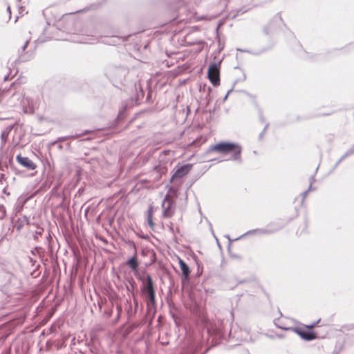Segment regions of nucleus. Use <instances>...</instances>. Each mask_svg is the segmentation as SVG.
<instances>
[{"label": "nucleus", "mask_w": 354, "mask_h": 354, "mask_svg": "<svg viewBox=\"0 0 354 354\" xmlns=\"http://www.w3.org/2000/svg\"><path fill=\"white\" fill-rule=\"evenodd\" d=\"M215 151L221 154L231 153L230 160L236 161L238 163L243 162L241 158L242 147L236 142L230 141H221L212 145L207 151V153Z\"/></svg>", "instance_id": "obj_1"}, {"label": "nucleus", "mask_w": 354, "mask_h": 354, "mask_svg": "<svg viewBox=\"0 0 354 354\" xmlns=\"http://www.w3.org/2000/svg\"><path fill=\"white\" fill-rule=\"evenodd\" d=\"M129 73V69L124 66H109L105 70V75L111 81L122 84Z\"/></svg>", "instance_id": "obj_2"}, {"label": "nucleus", "mask_w": 354, "mask_h": 354, "mask_svg": "<svg viewBox=\"0 0 354 354\" xmlns=\"http://www.w3.org/2000/svg\"><path fill=\"white\" fill-rule=\"evenodd\" d=\"M203 343L196 338H189L186 341L179 354H205L209 348L201 351Z\"/></svg>", "instance_id": "obj_3"}, {"label": "nucleus", "mask_w": 354, "mask_h": 354, "mask_svg": "<svg viewBox=\"0 0 354 354\" xmlns=\"http://www.w3.org/2000/svg\"><path fill=\"white\" fill-rule=\"evenodd\" d=\"M277 327L285 330H290L295 333L304 341L310 342L318 338V335L316 332L306 328L305 326L304 327H282L277 326Z\"/></svg>", "instance_id": "obj_4"}, {"label": "nucleus", "mask_w": 354, "mask_h": 354, "mask_svg": "<svg viewBox=\"0 0 354 354\" xmlns=\"http://www.w3.org/2000/svg\"><path fill=\"white\" fill-rule=\"evenodd\" d=\"M129 245L132 247L134 249V252L133 256H131L130 258L128 259V260L126 262V264L131 269V270L133 272L134 275L136 277L141 281H143L142 277L140 275L139 272V261L138 260L137 257V248L136 244L133 241H129Z\"/></svg>", "instance_id": "obj_5"}, {"label": "nucleus", "mask_w": 354, "mask_h": 354, "mask_svg": "<svg viewBox=\"0 0 354 354\" xmlns=\"http://www.w3.org/2000/svg\"><path fill=\"white\" fill-rule=\"evenodd\" d=\"M193 165L191 163H185L183 165L178 163L174 169L173 174L171 177L170 181L173 182L177 179L183 178L190 171Z\"/></svg>", "instance_id": "obj_6"}, {"label": "nucleus", "mask_w": 354, "mask_h": 354, "mask_svg": "<svg viewBox=\"0 0 354 354\" xmlns=\"http://www.w3.org/2000/svg\"><path fill=\"white\" fill-rule=\"evenodd\" d=\"M283 19L279 13H277L270 21V23L263 27V32L266 35L273 34V32L282 24Z\"/></svg>", "instance_id": "obj_7"}, {"label": "nucleus", "mask_w": 354, "mask_h": 354, "mask_svg": "<svg viewBox=\"0 0 354 354\" xmlns=\"http://www.w3.org/2000/svg\"><path fill=\"white\" fill-rule=\"evenodd\" d=\"M142 292L145 297L156 295L155 285L150 274H146V283L143 284Z\"/></svg>", "instance_id": "obj_8"}, {"label": "nucleus", "mask_w": 354, "mask_h": 354, "mask_svg": "<svg viewBox=\"0 0 354 354\" xmlns=\"http://www.w3.org/2000/svg\"><path fill=\"white\" fill-rule=\"evenodd\" d=\"M142 292L145 297L156 295L155 285L150 274H146V283L143 284Z\"/></svg>", "instance_id": "obj_9"}, {"label": "nucleus", "mask_w": 354, "mask_h": 354, "mask_svg": "<svg viewBox=\"0 0 354 354\" xmlns=\"http://www.w3.org/2000/svg\"><path fill=\"white\" fill-rule=\"evenodd\" d=\"M175 203L174 201L167 200V197L165 198L162 203L163 209L162 216L164 218H170L174 213Z\"/></svg>", "instance_id": "obj_10"}, {"label": "nucleus", "mask_w": 354, "mask_h": 354, "mask_svg": "<svg viewBox=\"0 0 354 354\" xmlns=\"http://www.w3.org/2000/svg\"><path fill=\"white\" fill-rule=\"evenodd\" d=\"M16 160L19 165L28 169L34 170L37 167L36 164L28 157L22 156L21 154H19L17 156Z\"/></svg>", "instance_id": "obj_11"}, {"label": "nucleus", "mask_w": 354, "mask_h": 354, "mask_svg": "<svg viewBox=\"0 0 354 354\" xmlns=\"http://www.w3.org/2000/svg\"><path fill=\"white\" fill-rule=\"evenodd\" d=\"M11 222L16 230L17 232H20L26 224L28 225L30 223V220L29 218L26 216L19 217L17 219H15L14 216H12L11 217Z\"/></svg>", "instance_id": "obj_12"}, {"label": "nucleus", "mask_w": 354, "mask_h": 354, "mask_svg": "<svg viewBox=\"0 0 354 354\" xmlns=\"http://www.w3.org/2000/svg\"><path fill=\"white\" fill-rule=\"evenodd\" d=\"M221 63V61L211 63L207 69V76L212 75L213 77L216 76L220 77Z\"/></svg>", "instance_id": "obj_13"}, {"label": "nucleus", "mask_w": 354, "mask_h": 354, "mask_svg": "<svg viewBox=\"0 0 354 354\" xmlns=\"http://www.w3.org/2000/svg\"><path fill=\"white\" fill-rule=\"evenodd\" d=\"M290 221V219L288 221H283L280 219L274 222H271L268 225L271 230H274L273 233H274L283 229Z\"/></svg>", "instance_id": "obj_14"}, {"label": "nucleus", "mask_w": 354, "mask_h": 354, "mask_svg": "<svg viewBox=\"0 0 354 354\" xmlns=\"http://www.w3.org/2000/svg\"><path fill=\"white\" fill-rule=\"evenodd\" d=\"M145 301L148 313L154 314L156 311V295L146 297Z\"/></svg>", "instance_id": "obj_15"}, {"label": "nucleus", "mask_w": 354, "mask_h": 354, "mask_svg": "<svg viewBox=\"0 0 354 354\" xmlns=\"http://www.w3.org/2000/svg\"><path fill=\"white\" fill-rule=\"evenodd\" d=\"M178 263L180 266V270L182 272L183 277L187 279L189 277L191 270L189 266L183 259L179 258Z\"/></svg>", "instance_id": "obj_16"}, {"label": "nucleus", "mask_w": 354, "mask_h": 354, "mask_svg": "<svg viewBox=\"0 0 354 354\" xmlns=\"http://www.w3.org/2000/svg\"><path fill=\"white\" fill-rule=\"evenodd\" d=\"M15 277L10 273H6L5 275L6 283L2 287V291L6 294L10 293V283L12 282Z\"/></svg>", "instance_id": "obj_17"}, {"label": "nucleus", "mask_w": 354, "mask_h": 354, "mask_svg": "<svg viewBox=\"0 0 354 354\" xmlns=\"http://www.w3.org/2000/svg\"><path fill=\"white\" fill-rule=\"evenodd\" d=\"M29 42H30L29 39L26 40V41L24 43V44L21 46V49L19 50V51H18L19 57L15 61V63H18V62H25L26 61V59H24L23 58V53H24V51L27 48Z\"/></svg>", "instance_id": "obj_18"}, {"label": "nucleus", "mask_w": 354, "mask_h": 354, "mask_svg": "<svg viewBox=\"0 0 354 354\" xmlns=\"http://www.w3.org/2000/svg\"><path fill=\"white\" fill-rule=\"evenodd\" d=\"M127 107L125 106L122 110H120L117 115V118H115V122L117 124L120 123L121 121H122L125 116H126V111H127Z\"/></svg>", "instance_id": "obj_19"}, {"label": "nucleus", "mask_w": 354, "mask_h": 354, "mask_svg": "<svg viewBox=\"0 0 354 354\" xmlns=\"http://www.w3.org/2000/svg\"><path fill=\"white\" fill-rule=\"evenodd\" d=\"M207 333L211 335L215 336L216 338L218 337V338L221 339V338L223 337V334L220 328H214V332H212V333L209 328H207Z\"/></svg>", "instance_id": "obj_20"}, {"label": "nucleus", "mask_w": 354, "mask_h": 354, "mask_svg": "<svg viewBox=\"0 0 354 354\" xmlns=\"http://www.w3.org/2000/svg\"><path fill=\"white\" fill-rule=\"evenodd\" d=\"M274 44H272L271 46H270L269 47H267V48H263L259 50H257V51H254V52H250L251 54L254 55H259L265 52H266L267 50H268L269 49H270L272 46H273ZM238 50H241V51H243V52H248V50H242L241 49H237ZM250 53V51H249Z\"/></svg>", "instance_id": "obj_21"}, {"label": "nucleus", "mask_w": 354, "mask_h": 354, "mask_svg": "<svg viewBox=\"0 0 354 354\" xmlns=\"http://www.w3.org/2000/svg\"><path fill=\"white\" fill-rule=\"evenodd\" d=\"M274 230H271L270 228L268 227V225H267V227L265 229L261 228H257V232L258 234L263 235V234H273Z\"/></svg>", "instance_id": "obj_22"}, {"label": "nucleus", "mask_w": 354, "mask_h": 354, "mask_svg": "<svg viewBox=\"0 0 354 354\" xmlns=\"http://www.w3.org/2000/svg\"><path fill=\"white\" fill-rule=\"evenodd\" d=\"M208 80L214 86H218L220 85V77H213L212 75L207 76Z\"/></svg>", "instance_id": "obj_23"}, {"label": "nucleus", "mask_w": 354, "mask_h": 354, "mask_svg": "<svg viewBox=\"0 0 354 354\" xmlns=\"http://www.w3.org/2000/svg\"><path fill=\"white\" fill-rule=\"evenodd\" d=\"M57 306L55 305V306H52L48 310L47 315H46L47 319H50L52 317V316L54 315V313L57 311Z\"/></svg>", "instance_id": "obj_24"}, {"label": "nucleus", "mask_w": 354, "mask_h": 354, "mask_svg": "<svg viewBox=\"0 0 354 354\" xmlns=\"http://www.w3.org/2000/svg\"><path fill=\"white\" fill-rule=\"evenodd\" d=\"M23 207H24V205L23 204L17 203L15 205V209H14V212H15L14 216H17V214H19L21 212V210L23 209Z\"/></svg>", "instance_id": "obj_25"}, {"label": "nucleus", "mask_w": 354, "mask_h": 354, "mask_svg": "<svg viewBox=\"0 0 354 354\" xmlns=\"http://www.w3.org/2000/svg\"><path fill=\"white\" fill-rule=\"evenodd\" d=\"M231 245H230V243L228 244V246H227V252L229 254V255L230 256V257L233 258V259H241V257L237 254H234L233 253L232 251H231V248H230Z\"/></svg>", "instance_id": "obj_26"}, {"label": "nucleus", "mask_w": 354, "mask_h": 354, "mask_svg": "<svg viewBox=\"0 0 354 354\" xmlns=\"http://www.w3.org/2000/svg\"><path fill=\"white\" fill-rule=\"evenodd\" d=\"M257 234V229L250 230L246 232L245 234H243L241 236L236 238L235 240H240L243 236H245V235H250V234Z\"/></svg>", "instance_id": "obj_27"}, {"label": "nucleus", "mask_w": 354, "mask_h": 354, "mask_svg": "<svg viewBox=\"0 0 354 354\" xmlns=\"http://www.w3.org/2000/svg\"><path fill=\"white\" fill-rule=\"evenodd\" d=\"M53 180L50 179L49 178H47V179L41 185V188L48 189L52 185Z\"/></svg>", "instance_id": "obj_28"}, {"label": "nucleus", "mask_w": 354, "mask_h": 354, "mask_svg": "<svg viewBox=\"0 0 354 354\" xmlns=\"http://www.w3.org/2000/svg\"><path fill=\"white\" fill-rule=\"evenodd\" d=\"M91 131H88V130H85L84 131H83L82 133H75V135H71L70 136H71V138L70 139H76V138H78L82 136H84V135H86L88 134V133H90Z\"/></svg>", "instance_id": "obj_29"}, {"label": "nucleus", "mask_w": 354, "mask_h": 354, "mask_svg": "<svg viewBox=\"0 0 354 354\" xmlns=\"http://www.w3.org/2000/svg\"><path fill=\"white\" fill-rule=\"evenodd\" d=\"M8 136H9V133H6L3 131L1 132V140L2 145H4L6 143V142L8 140Z\"/></svg>", "instance_id": "obj_30"}, {"label": "nucleus", "mask_w": 354, "mask_h": 354, "mask_svg": "<svg viewBox=\"0 0 354 354\" xmlns=\"http://www.w3.org/2000/svg\"><path fill=\"white\" fill-rule=\"evenodd\" d=\"M116 310H117V316H116V322H118L120 317V315L122 314V306L120 304H117L116 305Z\"/></svg>", "instance_id": "obj_31"}, {"label": "nucleus", "mask_w": 354, "mask_h": 354, "mask_svg": "<svg viewBox=\"0 0 354 354\" xmlns=\"http://www.w3.org/2000/svg\"><path fill=\"white\" fill-rule=\"evenodd\" d=\"M350 156L346 152L335 163L333 169H336L338 165L341 163L342 161H343L345 158Z\"/></svg>", "instance_id": "obj_32"}, {"label": "nucleus", "mask_w": 354, "mask_h": 354, "mask_svg": "<svg viewBox=\"0 0 354 354\" xmlns=\"http://www.w3.org/2000/svg\"><path fill=\"white\" fill-rule=\"evenodd\" d=\"M268 127H269V123H267V124L265 125V127H264V128H263V131H262L260 133V134L259 135V138H259V140H260V141H261V140H263V136H264V135L266 134V130H267V129L268 128Z\"/></svg>", "instance_id": "obj_33"}, {"label": "nucleus", "mask_w": 354, "mask_h": 354, "mask_svg": "<svg viewBox=\"0 0 354 354\" xmlns=\"http://www.w3.org/2000/svg\"><path fill=\"white\" fill-rule=\"evenodd\" d=\"M70 138H71V136H69L59 137L54 142H53L52 145H54L55 143H60V142H64Z\"/></svg>", "instance_id": "obj_34"}, {"label": "nucleus", "mask_w": 354, "mask_h": 354, "mask_svg": "<svg viewBox=\"0 0 354 354\" xmlns=\"http://www.w3.org/2000/svg\"><path fill=\"white\" fill-rule=\"evenodd\" d=\"M43 232H44L43 229H41V230H40V231H35L32 236L34 240L37 241L39 239V236L42 235Z\"/></svg>", "instance_id": "obj_35"}, {"label": "nucleus", "mask_w": 354, "mask_h": 354, "mask_svg": "<svg viewBox=\"0 0 354 354\" xmlns=\"http://www.w3.org/2000/svg\"><path fill=\"white\" fill-rule=\"evenodd\" d=\"M320 319L310 324H308V325H304L306 326V328L309 329V330H312L313 328H315L317 324L319 322Z\"/></svg>", "instance_id": "obj_36"}, {"label": "nucleus", "mask_w": 354, "mask_h": 354, "mask_svg": "<svg viewBox=\"0 0 354 354\" xmlns=\"http://www.w3.org/2000/svg\"><path fill=\"white\" fill-rule=\"evenodd\" d=\"M153 207L152 206H149L147 210V218H153Z\"/></svg>", "instance_id": "obj_37"}, {"label": "nucleus", "mask_w": 354, "mask_h": 354, "mask_svg": "<svg viewBox=\"0 0 354 354\" xmlns=\"http://www.w3.org/2000/svg\"><path fill=\"white\" fill-rule=\"evenodd\" d=\"M308 194V190H306L304 192H303L301 194V196L302 197V199H301V203H304V201L307 196Z\"/></svg>", "instance_id": "obj_38"}, {"label": "nucleus", "mask_w": 354, "mask_h": 354, "mask_svg": "<svg viewBox=\"0 0 354 354\" xmlns=\"http://www.w3.org/2000/svg\"><path fill=\"white\" fill-rule=\"evenodd\" d=\"M346 153L349 156L354 154V144L346 151Z\"/></svg>", "instance_id": "obj_39"}, {"label": "nucleus", "mask_w": 354, "mask_h": 354, "mask_svg": "<svg viewBox=\"0 0 354 354\" xmlns=\"http://www.w3.org/2000/svg\"><path fill=\"white\" fill-rule=\"evenodd\" d=\"M14 127V125L11 124V125H8L4 130L3 131L6 132V133H10V131L12 130Z\"/></svg>", "instance_id": "obj_40"}, {"label": "nucleus", "mask_w": 354, "mask_h": 354, "mask_svg": "<svg viewBox=\"0 0 354 354\" xmlns=\"http://www.w3.org/2000/svg\"><path fill=\"white\" fill-rule=\"evenodd\" d=\"M147 222H148V225H149V226L151 229H153V227H154V225H155V224H154V223H153V218H147Z\"/></svg>", "instance_id": "obj_41"}, {"label": "nucleus", "mask_w": 354, "mask_h": 354, "mask_svg": "<svg viewBox=\"0 0 354 354\" xmlns=\"http://www.w3.org/2000/svg\"><path fill=\"white\" fill-rule=\"evenodd\" d=\"M129 284H130V286H131V288L133 289L136 288L137 284H136V281L133 279H131L130 281H129Z\"/></svg>", "instance_id": "obj_42"}, {"label": "nucleus", "mask_w": 354, "mask_h": 354, "mask_svg": "<svg viewBox=\"0 0 354 354\" xmlns=\"http://www.w3.org/2000/svg\"><path fill=\"white\" fill-rule=\"evenodd\" d=\"M140 88V93L138 94V98L140 97V96L141 97H143L144 95H145V91H143V89L142 88Z\"/></svg>", "instance_id": "obj_43"}, {"label": "nucleus", "mask_w": 354, "mask_h": 354, "mask_svg": "<svg viewBox=\"0 0 354 354\" xmlns=\"http://www.w3.org/2000/svg\"><path fill=\"white\" fill-rule=\"evenodd\" d=\"M168 227H169V231H170L172 234H174V233H175V230H174V227H173V223H170V224L169 225Z\"/></svg>", "instance_id": "obj_44"}, {"label": "nucleus", "mask_w": 354, "mask_h": 354, "mask_svg": "<svg viewBox=\"0 0 354 354\" xmlns=\"http://www.w3.org/2000/svg\"><path fill=\"white\" fill-rule=\"evenodd\" d=\"M208 224H209V229H210V230H211V232H212V235H213L215 238H216V236H215V234H214V230H213V227H212V223L209 221V222H208Z\"/></svg>", "instance_id": "obj_45"}, {"label": "nucleus", "mask_w": 354, "mask_h": 354, "mask_svg": "<svg viewBox=\"0 0 354 354\" xmlns=\"http://www.w3.org/2000/svg\"><path fill=\"white\" fill-rule=\"evenodd\" d=\"M6 10L9 15V20L11 19V8L10 6L8 5L6 8Z\"/></svg>", "instance_id": "obj_46"}, {"label": "nucleus", "mask_w": 354, "mask_h": 354, "mask_svg": "<svg viewBox=\"0 0 354 354\" xmlns=\"http://www.w3.org/2000/svg\"><path fill=\"white\" fill-rule=\"evenodd\" d=\"M341 48H333V49H330V50H328L327 51V53H335V51L338 50H340Z\"/></svg>", "instance_id": "obj_47"}, {"label": "nucleus", "mask_w": 354, "mask_h": 354, "mask_svg": "<svg viewBox=\"0 0 354 354\" xmlns=\"http://www.w3.org/2000/svg\"><path fill=\"white\" fill-rule=\"evenodd\" d=\"M43 249L41 247H35L34 250L39 254Z\"/></svg>", "instance_id": "obj_48"}, {"label": "nucleus", "mask_w": 354, "mask_h": 354, "mask_svg": "<svg viewBox=\"0 0 354 354\" xmlns=\"http://www.w3.org/2000/svg\"><path fill=\"white\" fill-rule=\"evenodd\" d=\"M225 237L228 239L229 243H230V244L232 243V241H236L235 239H234V240L231 239L229 234L225 235Z\"/></svg>", "instance_id": "obj_49"}, {"label": "nucleus", "mask_w": 354, "mask_h": 354, "mask_svg": "<svg viewBox=\"0 0 354 354\" xmlns=\"http://www.w3.org/2000/svg\"><path fill=\"white\" fill-rule=\"evenodd\" d=\"M134 304H135V311H136V309L138 306V302L136 299H134ZM135 313H136V312L133 313V314H135Z\"/></svg>", "instance_id": "obj_50"}, {"label": "nucleus", "mask_w": 354, "mask_h": 354, "mask_svg": "<svg viewBox=\"0 0 354 354\" xmlns=\"http://www.w3.org/2000/svg\"><path fill=\"white\" fill-rule=\"evenodd\" d=\"M6 216V209L5 207L3 206V214L0 216L1 219H3Z\"/></svg>", "instance_id": "obj_51"}, {"label": "nucleus", "mask_w": 354, "mask_h": 354, "mask_svg": "<svg viewBox=\"0 0 354 354\" xmlns=\"http://www.w3.org/2000/svg\"><path fill=\"white\" fill-rule=\"evenodd\" d=\"M309 180H310V184H311V185H312V184L313 183V182L315 181V178H314V176H311L310 177V178H309Z\"/></svg>", "instance_id": "obj_52"}, {"label": "nucleus", "mask_w": 354, "mask_h": 354, "mask_svg": "<svg viewBox=\"0 0 354 354\" xmlns=\"http://www.w3.org/2000/svg\"><path fill=\"white\" fill-rule=\"evenodd\" d=\"M60 186V183H57L53 187V189L55 190V189H57L59 188V187Z\"/></svg>", "instance_id": "obj_53"}, {"label": "nucleus", "mask_w": 354, "mask_h": 354, "mask_svg": "<svg viewBox=\"0 0 354 354\" xmlns=\"http://www.w3.org/2000/svg\"><path fill=\"white\" fill-rule=\"evenodd\" d=\"M259 120L261 121V122H264L265 121V118L262 115V114L261 113L260 115H259Z\"/></svg>", "instance_id": "obj_54"}, {"label": "nucleus", "mask_w": 354, "mask_h": 354, "mask_svg": "<svg viewBox=\"0 0 354 354\" xmlns=\"http://www.w3.org/2000/svg\"><path fill=\"white\" fill-rule=\"evenodd\" d=\"M233 91V86L227 91L226 95H227L229 96V95Z\"/></svg>", "instance_id": "obj_55"}, {"label": "nucleus", "mask_w": 354, "mask_h": 354, "mask_svg": "<svg viewBox=\"0 0 354 354\" xmlns=\"http://www.w3.org/2000/svg\"><path fill=\"white\" fill-rule=\"evenodd\" d=\"M314 189H315V188H313L312 185L310 184V186L307 190H308V192H309L310 190H314Z\"/></svg>", "instance_id": "obj_56"}, {"label": "nucleus", "mask_w": 354, "mask_h": 354, "mask_svg": "<svg viewBox=\"0 0 354 354\" xmlns=\"http://www.w3.org/2000/svg\"><path fill=\"white\" fill-rule=\"evenodd\" d=\"M227 97H228V95H225L223 97V100H222L223 102H225V101L227 100Z\"/></svg>", "instance_id": "obj_57"}, {"label": "nucleus", "mask_w": 354, "mask_h": 354, "mask_svg": "<svg viewBox=\"0 0 354 354\" xmlns=\"http://www.w3.org/2000/svg\"><path fill=\"white\" fill-rule=\"evenodd\" d=\"M10 80V79H9V75H6V76L4 77V81H8V80Z\"/></svg>", "instance_id": "obj_58"}, {"label": "nucleus", "mask_w": 354, "mask_h": 354, "mask_svg": "<svg viewBox=\"0 0 354 354\" xmlns=\"http://www.w3.org/2000/svg\"><path fill=\"white\" fill-rule=\"evenodd\" d=\"M277 337H278L279 338H283L284 335H283V334L277 335Z\"/></svg>", "instance_id": "obj_59"}, {"label": "nucleus", "mask_w": 354, "mask_h": 354, "mask_svg": "<svg viewBox=\"0 0 354 354\" xmlns=\"http://www.w3.org/2000/svg\"><path fill=\"white\" fill-rule=\"evenodd\" d=\"M58 148L60 150L62 149V148H63L62 145L60 143H59V145H58Z\"/></svg>", "instance_id": "obj_60"}, {"label": "nucleus", "mask_w": 354, "mask_h": 354, "mask_svg": "<svg viewBox=\"0 0 354 354\" xmlns=\"http://www.w3.org/2000/svg\"><path fill=\"white\" fill-rule=\"evenodd\" d=\"M111 315H112V311H110V312H108V313H107V316H108L109 317H111Z\"/></svg>", "instance_id": "obj_61"}, {"label": "nucleus", "mask_w": 354, "mask_h": 354, "mask_svg": "<svg viewBox=\"0 0 354 354\" xmlns=\"http://www.w3.org/2000/svg\"><path fill=\"white\" fill-rule=\"evenodd\" d=\"M329 114H327V113H320L318 115L319 116H323V115H328Z\"/></svg>", "instance_id": "obj_62"}, {"label": "nucleus", "mask_w": 354, "mask_h": 354, "mask_svg": "<svg viewBox=\"0 0 354 354\" xmlns=\"http://www.w3.org/2000/svg\"><path fill=\"white\" fill-rule=\"evenodd\" d=\"M127 314H128L129 317H131V314H132V313H130L129 309L128 310Z\"/></svg>", "instance_id": "obj_63"}, {"label": "nucleus", "mask_w": 354, "mask_h": 354, "mask_svg": "<svg viewBox=\"0 0 354 354\" xmlns=\"http://www.w3.org/2000/svg\"><path fill=\"white\" fill-rule=\"evenodd\" d=\"M212 91V88L211 87H208V95H209V93Z\"/></svg>", "instance_id": "obj_64"}]
</instances>
